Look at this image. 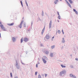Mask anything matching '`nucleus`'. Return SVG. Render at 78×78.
<instances>
[{
    "label": "nucleus",
    "instance_id": "79ce46f5",
    "mask_svg": "<svg viewBox=\"0 0 78 78\" xmlns=\"http://www.w3.org/2000/svg\"><path fill=\"white\" fill-rule=\"evenodd\" d=\"M40 45H41V47H43V44H40Z\"/></svg>",
    "mask_w": 78,
    "mask_h": 78
},
{
    "label": "nucleus",
    "instance_id": "58836bf2",
    "mask_svg": "<svg viewBox=\"0 0 78 78\" xmlns=\"http://www.w3.org/2000/svg\"><path fill=\"white\" fill-rule=\"evenodd\" d=\"M57 12L58 13V16H60V15H59V12Z\"/></svg>",
    "mask_w": 78,
    "mask_h": 78
},
{
    "label": "nucleus",
    "instance_id": "864d4df0",
    "mask_svg": "<svg viewBox=\"0 0 78 78\" xmlns=\"http://www.w3.org/2000/svg\"><path fill=\"white\" fill-rule=\"evenodd\" d=\"M38 60L39 61H40V59H39V58H38Z\"/></svg>",
    "mask_w": 78,
    "mask_h": 78
},
{
    "label": "nucleus",
    "instance_id": "bf43d9fd",
    "mask_svg": "<svg viewBox=\"0 0 78 78\" xmlns=\"http://www.w3.org/2000/svg\"><path fill=\"white\" fill-rule=\"evenodd\" d=\"M33 24V23H31V25H32V24Z\"/></svg>",
    "mask_w": 78,
    "mask_h": 78
},
{
    "label": "nucleus",
    "instance_id": "412c9836",
    "mask_svg": "<svg viewBox=\"0 0 78 78\" xmlns=\"http://www.w3.org/2000/svg\"><path fill=\"white\" fill-rule=\"evenodd\" d=\"M68 5L70 7V8H72V7H71V5H70V3H68Z\"/></svg>",
    "mask_w": 78,
    "mask_h": 78
},
{
    "label": "nucleus",
    "instance_id": "4468645a",
    "mask_svg": "<svg viewBox=\"0 0 78 78\" xmlns=\"http://www.w3.org/2000/svg\"><path fill=\"white\" fill-rule=\"evenodd\" d=\"M44 52L46 55H48L49 54V51H45Z\"/></svg>",
    "mask_w": 78,
    "mask_h": 78
},
{
    "label": "nucleus",
    "instance_id": "f3484780",
    "mask_svg": "<svg viewBox=\"0 0 78 78\" xmlns=\"http://www.w3.org/2000/svg\"><path fill=\"white\" fill-rule=\"evenodd\" d=\"M9 26H12L14 25V23H10V24H9Z\"/></svg>",
    "mask_w": 78,
    "mask_h": 78
},
{
    "label": "nucleus",
    "instance_id": "1a4fd4ad",
    "mask_svg": "<svg viewBox=\"0 0 78 78\" xmlns=\"http://www.w3.org/2000/svg\"><path fill=\"white\" fill-rule=\"evenodd\" d=\"M24 41L25 42H28V39L27 37H25L24 39Z\"/></svg>",
    "mask_w": 78,
    "mask_h": 78
},
{
    "label": "nucleus",
    "instance_id": "13d9d810",
    "mask_svg": "<svg viewBox=\"0 0 78 78\" xmlns=\"http://www.w3.org/2000/svg\"><path fill=\"white\" fill-rule=\"evenodd\" d=\"M71 56H72V55H70Z\"/></svg>",
    "mask_w": 78,
    "mask_h": 78
},
{
    "label": "nucleus",
    "instance_id": "de8ad7c7",
    "mask_svg": "<svg viewBox=\"0 0 78 78\" xmlns=\"http://www.w3.org/2000/svg\"><path fill=\"white\" fill-rule=\"evenodd\" d=\"M58 22H59V20H57Z\"/></svg>",
    "mask_w": 78,
    "mask_h": 78
},
{
    "label": "nucleus",
    "instance_id": "49530a36",
    "mask_svg": "<svg viewBox=\"0 0 78 78\" xmlns=\"http://www.w3.org/2000/svg\"><path fill=\"white\" fill-rule=\"evenodd\" d=\"M0 25H2V23L0 22Z\"/></svg>",
    "mask_w": 78,
    "mask_h": 78
},
{
    "label": "nucleus",
    "instance_id": "a211bd4d",
    "mask_svg": "<svg viewBox=\"0 0 78 78\" xmlns=\"http://www.w3.org/2000/svg\"><path fill=\"white\" fill-rule=\"evenodd\" d=\"M61 66L62 68H65L66 67V66H64L63 65H61Z\"/></svg>",
    "mask_w": 78,
    "mask_h": 78
},
{
    "label": "nucleus",
    "instance_id": "2f4dec72",
    "mask_svg": "<svg viewBox=\"0 0 78 78\" xmlns=\"http://www.w3.org/2000/svg\"><path fill=\"white\" fill-rule=\"evenodd\" d=\"M37 72H36L35 73V75H37Z\"/></svg>",
    "mask_w": 78,
    "mask_h": 78
},
{
    "label": "nucleus",
    "instance_id": "b1692460",
    "mask_svg": "<svg viewBox=\"0 0 78 78\" xmlns=\"http://www.w3.org/2000/svg\"><path fill=\"white\" fill-rule=\"evenodd\" d=\"M25 3H26V5H27V6H28V3H27V2L26 0L25 1Z\"/></svg>",
    "mask_w": 78,
    "mask_h": 78
},
{
    "label": "nucleus",
    "instance_id": "473e14b6",
    "mask_svg": "<svg viewBox=\"0 0 78 78\" xmlns=\"http://www.w3.org/2000/svg\"><path fill=\"white\" fill-rule=\"evenodd\" d=\"M42 16H44V12L42 11V13L41 14Z\"/></svg>",
    "mask_w": 78,
    "mask_h": 78
},
{
    "label": "nucleus",
    "instance_id": "39448f33",
    "mask_svg": "<svg viewBox=\"0 0 78 78\" xmlns=\"http://www.w3.org/2000/svg\"><path fill=\"white\" fill-rule=\"evenodd\" d=\"M0 27H1L2 30L3 31H6V29H5V28L4 27V26L3 24H1V25H0Z\"/></svg>",
    "mask_w": 78,
    "mask_h": 78
},
{
    "label": "nucleus",
    "instance_id": "4c0bfd02",
    "mask_svg": "<svg viewBox=\"0 0 78 78\" xmlns=\"http://www.w3.org/2000/svg\"><path fill=\"white\" fill-rule=\"evenodd\" d=\"M65 1L67 3V4H68L69 3V2H68V1H67V0H65Z\"/></svg>",
    "mask_w": 78,
    "mask_h": 78
},
{
    "label": "nucleus",
    "instance_id": "5701e85b",
    "mask_svg": "<svg viewBox=\"0 0 78 78\" xmlns=\"http://www.w3.org/2000/svg\"><path fill=\"white\" fill-rule=\"evenodd\" d=\"M70 67L71 69H73V65H71Z\"/></svg>",
    "mask_w": 78,
    "mask_h": 78
},
{
    "label": "nucleus",
    "instance_id": "8fccbe9b",
    "mask_svg": "<svg viewBox=\"0 0 78 78\" xmlns=\"http://www.w3.org/2000/svg\"><path fill=\"white\" fill-rule=\"evenodd\" d=\"M0 37H1V34L0 33Z\"/></svg>",
    "mask_w": 78,
    "mask_h": 78
},
{
    "label": "nucleus",
    "instance_id": "ea45409f",
    "mask_svg": "<svg viewBox=\"0 0 78 78\" xmlns=\"http://www.w3.org/2000/svg\"><path fill=\"white\" fill-rule=\"evenodd\" d=\"M47 74H45V77H47Z\"/></svg>",
    "mask_w": 78,
    "mask_h": 78
},
{
    "label": "nucleus",
    "instance_id": "f03ea898",
    "mask_svg": "<svg viewBox=\"0 0 78 78\" xmlns=\"http://www.w3.org/2000/svg\"><path fill=\"white\" fill-rule=\"evenodd\" d=\"M15 66L17 69H20V65L18 61H16V64H15Z\"/></svg>",
    "mask_w": 78,
    "mask_h": 78
},
{
    "label": "nucleus",
    "instance_id": "bb28decb",
    "mask_svg": "<svg viewBox=\"0 0 78 78\" xmlns=\"http://www.w3.org/2000/svg\"><path fill=\"white\" fill-rule=\"evenodd\" d=\"M10 77H12V73H10Z\"/></svg>",
    "mask_w": 78,
    "mask_h": 78
},
{
    "label": "nucleus",
    "instance_id": "4be33fe9",
    "mask_svg": "<svg viewBox=\"0 0 78 78\" xmlns=\"http://www.w3.org/2000/svg\"><path fill=\"white\" fill-rule=\"evenodd\" d=\"M44 58L46 59V60H47V59H48V58H47L46 56H44Z\"/></svg>",
    "mask_w": 78,
    "mask_h": 78
},
{
    "label": "nucleus",
    "instance_id": "7ed1b4c3",
    "mask_svg": "<svg viewBox=\"0 0 78 78\" xmlns=\"http://www.w3.org/2000/svg\"><path fill=\"white\" fill-rule=\"evenodd\" d=\"M23 21L22 20L20 24L18 26V27H20V28H21L22 27V24H23Z\"/></svg>",
    "mask_w": 78,
    "mask_h": 78
},
{
    "label": "nucleus",
    "instance_id": "37998d69",
    "mask_svg": "<svg viewBox=\"0 0 78 78\" xmlns=\"http://www.w3.org/2000/svg\"><path fill=\"white\" fill-rule=\"evenodd\" d=\"M75 60H76V61H78V58H75Z\"/></svg>",
    "mask_w": 78,
    "mask_h": 78
},
{
    "label": "nucleus",
    "instance_id": "5fc2aeb1",
    "mask_svg": "<svg viewBox=\"0 0 78 78\" xmlns=\"http://www.w3.org/2000/svg\"><path fill=\"white\" fill-rule=\"evenodd\" d=\"M42 76H44V74L42 75Z\"/></svg>",
    "mask_w": 78,
    "mask_h": 78
},
{
    "label": "nucleus",
    "instance_id": "a19ab883",
    "mask_svg": "<svg viewBox=\"0 0 78 78\" xmlns=\"http://www.w3.org/2000/svg\"><path fill=\"white\" fill-rule=\"evenodd\" d=\"M45 15L48 17V14L47 13H45Z\"/></svg>",
    "mask_w": 78,
    "mask_h": 78
},
{
    "label": "nucleus",
    "instance_id": "20e7f679",
    "mask_svg": "<svg viewBox=\"0 0 78 78\" xmlns=\"http://www.w3.org/2000/svg\"><path fill=\"white\" fill-rule=\"evenodd\" d=\"M69 76L70 78H76V76L75 75H73L72 74H69Z\"/></svg>",
    "mask_w": 78,
    "mask_h": 78
},
{
    "label": "nucleus",
    "instance_id": "052dcab7",
    "mask_svg": "<svg viewBox=\"0 0 78 78\" xmlns=\"http://www.w3.org/2000/svg\"><path fill=\"white\" fill-rule=\"evenodd\" d=\"M29 31H30V30H28Z\"/></svg>",
    "mask_w": 78,
    "mask_h": 78
},
{
    "label": "nucleus",
    "instance_id": "423d86ee",
    "mask_svg": "<svg viewBox=\"0 0 78 78\" xmlns=\"http://www.w3.org/2000/svg\"><path fill=\"white\" fill-rule=\"evenodd\" d=\"M52 25V21L51 20L50 22L49 25V28L50 29L51 27V25Z\"/></svg>",
    "mask_w": 78,
    "mask_h": 78
},
{
    "label": "nucleus",
    "instance_id": "cd10ccee",
    "mask_svg": "<svg viewBox=\"0 0 78 78\" xmlns=\"http://www.w3.org/2000/svg\"><path fill=\"white\" fill-rule=\"evenodd\" d=\"M20 3H21L22 6L23 7V4H22V2L21 1H20Z\"/></svg>",
    "mask_w": 78,
    "mask_h": 78
},
{
    "label": "nucleus",
    "instance_id": "e433bc0d",
    "mask_svg": "<svg viewBox=\"0 0 78 78\" xmlns=\"http://www.w3.org/2000/svg\"><path fill=\"white\" fill-rule=\"evenodd\" d=\"M63 48H64V46L62 47L61 48V49L62 50V49H63Z\"/></svg>",
    "mask_w": 78,
    "mask_h": 78
},
{
    "label": "nucleus",
    "instance_id": "2eb2a0df",
    "mask_svg": "<svg viewBox=\"0 0 78 78\" xmlns=\"http://www.w3.org/2000/svg\"><path fill=\"white\" fill-rule=\"evenodd\" d=\"M59 2V0H55L54 2L55 4H57V3Z\"/></svg>",
    "mask_w": 78,
    "mask_h": 78
},
{
    "label": "nucleus",
    "instance_id": "6e6552de",
    "mask_svg": "<svg viewBox=\"0 0 78 78\" xmlns=\"http://www.w3.org/2000/svg\"><path fill=\"white\" fill-rule=\"evenodd\" d=\"M12 40L13 42H15L16 41V39L14 37H13L12 38Z\"/></svg>",
    "mask_w": 78,
    "mask_h": 78
},
{
    "label": "nucleus",
    "instance_id": "dca6fc26",
    "mask_svg": "<svg viewBox=\"0 0 78 78\" xmlns=\"http://www.w3.org/2000/svg\"><path fill=\"white\" fill-rule=\"evenodd\" d=\"M55 48V45H54L51 46V48H52V49H53V48Z\"/></svg>",
    "mask_w": 78,
    "mask_h": 78
},
{
    "label": "nucleus",
    "instance_id": "9b49d317",
    "mask_svg": "<svg viewBox=\"0 0 78 78\" xmlns=\"http://www.w3.org/2000/svg\"><path fill=\"white\" fill-rule=\"evenodd\" d=\"M45 37L47 39H50V36L48 35H46Z\"/></svg>",
    "mask_w": 78,
    "mask_h": 78
},
{
    "label": "nucleus",
    "instance_id": "9d476101",
    "mask_svg": "<svg viewBox=\"0 0 78 78\" xmlns=\"http://www.w3.org/2000/svg\"><path fill=\"white\" fill-rule=\"evenodd\" d=\"M42 60L44 63V64H46L47 63V61L44 58H42Z\"/></svg>",
    "mask_w": 78,
    "mask_h": 78
},
{
    "label": "nucleus",
    "instance_id": "09e8293b",
    "mask_svg": "<svg viewBox=\"0 0 78 78\" xmlns=\"http://www.w3.org/2000/svg\"><path fill=\"white\" fill-rule=\"evenodd\" d=\"M51 41H53V38H51Z\"/></svg>",
    "mask_w": 78,
    "mask_h": 78
},
{
    "label": "nucleus",
    "instance_id": "c85d7f7f",
    "mask_svg": "<svg viewBox=\"0 0 78 78\" xmlns=\"http://www.w3.org/2000/svg\"><path fill=\"white\" fill-rule=\"evenodd\" d=\"M58 33L59 34H60L61 33V31L60 30H58Z\"/></svg>",
    "mask_w": 78,
    "mask_h": 78
},
{
    "label": "nucleus",
    "instance_id": "3c124183",
    "mask_svg": "<svg viewBox=\"0 0 78 78\" xmlns=\"http://www.w3.org/2000/svg\"><path fill=\"white\" fill-rule=\"evenodd\" d=\"M52 39H54V36H53V37H52Z\"/></svg>",
    "mask_w": 78,
    "mask_h": 78
},
{
    "label": "nucleus",
    "instance_id": "c756f323",
    "mask_svg": "<svg viewBox=\"0 0 78 78\" xmlns=\"http://www.w3.org/2000/svg\"><path fill=\"white\" fill-rule=\"evenodd\" d=\"M60 17H61V16H58V19H61Z\"/></svg>",
    "mask_w": 78,
    "mask_h": 78
},
{
    "label": "nucleus",
    "instance_id": "a18cd8bd",
    "mask_svg": "<svg viewBox=\"0 0 78 78\" xmlns=\"http://www.w3.org/2000/svg\"><path fill=\"white\" fill-rule=\"evenodd\" d=\"M37 63H38V64H39V62H37Z\"/></svg>",
    "mask_w": 78,
    "mask_h": 78
},
{
    "label": "nucleus",
    "instance_id": "7c9ffc66",
    "mask_svg": "<svg viewBox=\"0 0 78 78\" xmlns=\"http://www.w3.org/2000/svg\"><path fill=\"white\" fill-rule=\"evenodd\" d=\"M62 33L63 34H64V31L63 30H62Z\"/></svg>",
    "mask_w": 78,
    "mask_h": 78
},
{
    "label": "nucleus",
    "instance_id": "6e6d98bb",
    "mask_svg": "<svg viewBox=\"0 0 78 78\" xmlns=\"http://www.w3.org/2000/svg\"><path fill=\"white\" fill-rule=\"evenodd\" d=\"M24 18L23 17V18Z\"/></svg>",
    "mask_w": 78,
    "mask_h": 78
},
{
    "label": "nucleus",
    "instance_id": "6ab92c4d",
    "mask_svg": "<svg viewBox=\"0 0 78 78\" xmlns=\"http://www.w3.org/2000/svg\"><path fill=\"white\" fill-rule=\"evenodd\" d=\"M69 1L71 4L73 3V2L72 1V0H69Z\"/></svg>",
    "mask_w": 78,
    "mask_h": 78
},
{
    "label": "nucleus",
    "instance_id": "f257e3e1",
    "mask_svg": "<svg viewBox=\"0 0 78 78\" xmlns=\"http://www.w3.org/2000/svg\"><path fill=\"white\" fill-rule=\"evenodd\" d=\"M66 72V70H64L59 72V75L61 76H64V75Z\"/></svg>",
    "mask_w": 78,
    "mask_h": 78
},
{
    "label": "nucleus",
    "instance_id": "603ef678",
    "mask_svg": "<svg viewBox=\"0 0 78 78\" xmlns=\"http://www.w3.org/2000/svg\"><path fill=\"white\" fill-rule=\"evenodd\" d=\"M22 62V64H23V63L22 62Z\"/></svg>",
    "mask_w": 78,
    "mask_h": 78
},
{
    "label": "nucleus",
    "instance_id": "c9c22d12",
    "mask_svg": "<svg viewBox=\"0 0 78 78\" xmlns=\"http://www.w3.org/2000/svg\"><path fill=\"white\" fill-rule=\"evenodd\" d=\"M75 13L76 14H77V15L78 14V12L76 11L75 12Z\"/></svg>",
    "mask_w": 78,
    "mask_h": 78
},
{
    "label": "nucleus",
    "instance_id": "c03bdc74",
    "mask_svg": "<svg viewBox=\"0 0 78 78\" xmlns=\"http://www.w3.org/2000/svg\"><path fill=\"white\" fill-rule=\"evenodd\" d=\"M14 78H19L18 77L16 76L15 77H14Z\"/></svg>",
    "mask_w": 78,
    "mask_h": 78
},
{
    "label": "nucleus",
    "instance_id": "ddd939ff",
    "mask_svg": "<svg viewBox=\"0 0 78 78\" xmlns=\"http://www.w3.org/2000/svg\"><path fill=\"white\" fill-rule=\"evenodd\" d=\"M45 30V27H44V28H43V29L42 30V32H41V34L42 35V34H43L44 32V31Z\"/></svg>",
    "mask_w": 78,
    "mask_h": 78
},
{
    "label": "nucleus",
    "instance_id": "72a5a7b5",
    "mask_svg": "<svg viewBox=\"0 0 78 78\" xmlns=\"http://www.w3.org/2000/svg\"><path fill=\"white\" fill-rule=\"evenodd\" d=\"M36 67L37 68L38 67V65L37 63V64L36 65Z\"/></svg>",
    "mask_w": 78,
    "mask_h": 78
},
{
    "label": "nucleus",
    "instance_id": "0eeeda50",
    "mask_svg": "<svg viewBox=\"0 0 78 78\" xmlns=\"http://www.w3.org/2000/svg\"><path fill=\"white\" fill-rule=\"evenodd\" d=\"M50 56L51 58H53V56H54V55L53 54V53L50 52Z\"/></svg>",
    "mask_w": 78,
    "mask_h": 78
},
{
    "label": "nucleus",
    "instance_id": "a878e982",
    "mask_svg": "<svg viewBox=\"0 0 78 78\" xmlns=\"http://www.w3.org/2000/svg\"><path fill=\"white\" fill-rule=\"evenodd\" d=\"M22 42H23V38H22L21 39V43H22Z\"/></svg>",
    "mask_w": 78,
    "mask_h": 78
},
{
    "label": "nucleus",
    "instance_id": "f704fd0d",
    "mask_svg": "<svg viewBox=\"0 0 78 78\" xmlns=\"http://www.w3.org/2000/svg\"><path fill=\"white\" fill-rule=\"evenodd\" d=\"M73 11L74 12H76V10L75 9H73Z\"/></svg>",
    "mask_w": 78,
    "mask_h": 78
},
{
    "label": "nucleus",
    "instance_id": "f8f14e48",
    "mask_svg": "<svg viewBox=\"0 0 78 78\" xmlns=\"http://www.w3.org/2000/svg\"><path fill=\"white\" fill-rule=\"evenodd\" d=\"M62 44H64V43H65V40H64V38H62Z\"/></svg>",
    "mask_w": 78,
    "mask_h": 78
},
{
    "label": "nucleus",
    "instance_id": "4d7b16f0",
    "mask_svg": "<svg viewBox=\"0 0 78 78\" xmlns=\"http://www.w3.org/2000/svg\"><path fill=\"white\" fill-rule=\"evenodd\" d=\"M60 1H62V0H60Z\"/></svg>",
    "mask_w": 78,
    "mask_h": 78
},
{
    "label": "nucleus",
    "instance_id": "aec40b11",
    "mask_svg": "<svg viewBox=\"0 0 78 78\" xmlns=\"http://www.w3.org/2000/svg\"><path fill=\"white\" fill-rule=\"evenodd\" d=\"M38 78H42L41 75L40 74H39L38 76Z\"/></svg>",
    "mask_w": 78,
    "mask_h": 78
},
{
    "label": "nucleus",
    "instance_id": "393cba45",
    "mask_svg": "<svg viewBox=\"0 0 78 78\" xmlns=\"http://www.w3.org/2000/svg\"><path fill=\"white\" fill-rule=\"evenodd\" d=\"M23 25L24 27H26V23H23Z\"/></svg>",
    "mask_w": 78,
    "mask_h": 78
}]
</instances>
